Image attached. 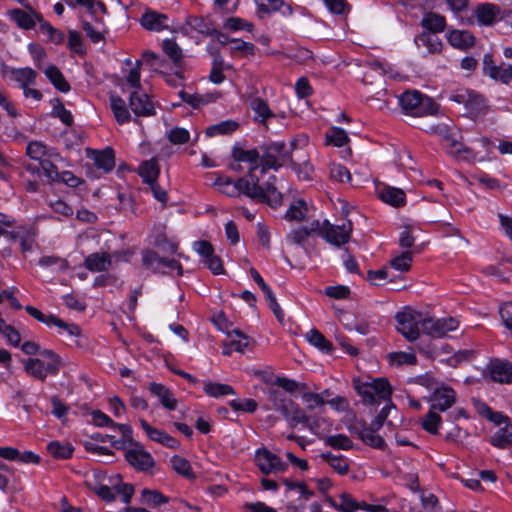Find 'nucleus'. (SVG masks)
I'll return each mask as SVG.
<instances>
[{
	"label": "nucleus",
	"instance_id": "obj_1",
	"mask_svg": "<svg viewBox=\"0 0 512 512\" xmlns=\"http://www.w3.org/2000/svg\"><path fill=\"white\" fill-rule=\"evenodd\" d=\"M276 176L272 175L264 184L259 183V178H255L253 169L248 171L247 175L232 181L228 177L218 176L214 185L219 191L229 197H238L241 194L250 199L265 203L272 208H277L282 204V194L275 187Z\"/></svg>",
	"mask_w": 512,
	"mask_h": 512
},
{
	"label": "nucleus",
	"instance_id": "obj_2",
	"mask_svg": "<svg viewBox=\"0 0 512 512\" xmlns=\"http://www.w3.org/2000/svg\"><path fill=\"white\" fill-rule=\"evenodd\" d=\"M355 389L366 405H378L381 402H387L371 423L376 429H380L384 425L389 411L395 409L391 402L392 389L389 382L384 378H377L371 382L358 383L355 385Z\"/></svg>",
	"mask_w": 512,
	"mask_h": 512
},
{
	"label": "nucleus",
	"instance_id": "obj_3",
	"mask_svg": "<svg viewBox=\"0 0 512 512\" xmlns=\"http://www.w3.org/2000/svg\"><path fill=\"white\" fill-rule=\"evenodd\" d=\"M61 366V358L49 349H44L39 357L23 361L24 371L42 382L46 380L48 375H57Z\"/></svg>",
	"mask_w": 512,
	"mask_h": 512
},
{
	"label": "nucleus",
	"instance_id": "obj_4",
	"mask_svg": "<svg viewBox=\"0 0 512 512\" xmlns=\"http://www.w3.org/2000/svg\"><path fill=\"white\" fill-rule=\"evenodd\" d=\"M399 104L406 114L422 117L438 112L435 101L419 91H406L399 96Z\"/></svg>",
	"mask_w": 512,
	"mask_h": 512
},
{
	"label": "nucleus",
	"instance_id": "obj_5",
	"mask_svg": "<svg viewBox=\"0 0 512 512\" xmlns=\"http://www.w3.org/2000/svg\"><path fill=\"white\" fill-rule=\"evenodd\" d=\"M260 156V175H263L269 169L278 170L280 167L288 165L291 161L292 153L286 149L284 142L279 141L260 146Z\"/></svg>",
	"mask_w": 512,
	"mask_h": 512
},
{
	"label": "nucleus",
	"instance_id": "obj_6",
	"mask_svg": "<svg viewBox=\"0 0 512 512\" xmlns=\"http://www.w3.org/2000/svg\"><path fill=\"white\" fill-rule=\"evenodd\" d=\"M397 326L396 329L408 341H415L420 335V329L423 331V322L425 317L415 310L405 309L398 312L395 316Z\"/></svg>",
	"mask_w": 512,
	"mask_h": 512
},
{
	"label": "nucleus",
	"instance_id": "obj_7",
	"mask_svg": "<svg viewBox=\"0 0 512 512\" xmlns=\"http://www.w3.org/2000/svg\"><path fill=\"white\" fill-rule=\"evenodd\" d=\"M111 486L99 485L94 489L95 493L104 501L113 502L118 495L122 502L129 504L134 494V486L122 482L120 475H116L111 481Z\"/></svg>",
	"mask_w": 512,
	"mask_h": 512
},
{
	"label": "nucleus",
	"instance_id": "obj_8",
	"mask_svg": "<svg viewBox=\"0 0 512 512\" xmlns=\"http://www.w3.org/2000/svg\"><path fill=\"white\" fill-rule=\"evenodd\" d=\"M352 230L353 225L349 220L341 225H334L325 220L321 237L329 244L341 247L350 241Z\"/></svg>",
	"mask_w": 512,
	"mask_h": 512
},
{
	"label": "nucleus",
	"instance_id": "obj_9",
	"mask_svg": "<svg viewBox=\"0 0 512 512\" xmlns=\"http://www.w3.org/2000/svg\"><path fill=\"white\" fill-rule=\"evenodd\" d=\"M125 460L138 472L152 473L155 467V460L140 443H134L133 448L125 450Z\"/></svg>",
	"mask_w": 512,
	"mask_h": 512
},
{
	"label": "nucleus",
	"instance_id": "obj_10",
	"mask_svg": "<svg viewBox=\"0 0 512 512\" xmlns=\"http://www.w3.org/2000/svg\"><path fill=\"white\" fill-rule=\"evenodd\" d=\"M255 464L263 474H276L284 472L288 464L266 448L258 449L255 453Z\"/></svg>",
	"mask_w": 512,
	"mask_h": 512
},
{
	"label": "nucleus",
	"instance_id": "obj_11",
	"mask_svg": "<svg viewBox=\"0 0 512 512\" xmlns=\"http://www.w3.org/2000/svg\"><path fill=\"white\" fill-rule=\"evenodd\" d=\"M459 327V321L454 317L440 319L426 318L423 322V333L436 338L445 337L449 332Z\"/></svg>",
	"mask_w": 512,
	"mask_h": 512
},
{
	"label": "nucleus",
	"instance_id": "obj_12",
	"mask_svg": "<svg viewBox=\"0 0 512 512\" xmlns=\"http://www.w3.org/2000/svg\"><path fill=\"white\" fill-rule=\"evenodd\" d=\"M194 250L204 259L205 264L209 270L215 274H222L224 272L222 261L219 256L214 254V248L208 241L194 242Z\"/></svg>",
	"mask_w": 512,
	"mask_h": 512
},
{
	"label": "nucleus",
	"instance_id": "obj_13",
	"mask_svg": "<svg viewBox=\"0 0 512 512\" xmlns=\"http://www.w3.org/2000/svg\"><path fill=\"white\" fill-rule=\"evenodd\" d=\"M378 430L379 429H376L373 425L367 426L364 422H357L350 427V431L358 435L366 445L382 449L385 446V441L376 433Z\"/></svg>",
	"mask_w": 512,
	"mask_h": 512
},
{
	"label": "nucleus",
	"instance_id": "obj_14",
	"mask_svg": "<svg viewBox=\"0 0 512 512\" xmlns=\"http://www.w3.org/2000/svg\"><path fill=\"white\" fill-rule=\"evenodd\" d=\"M232 157L237 162L248 163L250 165L248 171H251L253 169L255 178L260 179V175H258V172L260 173L261 169L260 150H245L239 146H235L232 149Z\"/></svg>",
	"mask_w": 512,
	"mask_h": 512
},
{
	"label": "nucleus",
	"instance_id": "obj_15",
	"mask_svg": "<svg viewBox=\"0 0 512 512\" xmlns=\"http://www.w3.org/2000/svg\"><path fill=\"white\" fill-rule=\"evenodd\" d=\"M129 106L132 112L137 116L149 117L155 114V108L148 95L136 90L129 97Z\"/></svg>",
	"mask_w": 512,
	"mask_h": 512
},
{
	"label": "nucleus",
	"instance_id": "obj_16",
	"mask_svg": "<svg viewBox=\"0 0 512 512\" xmlns=\"http://www.w3.org/2000/svg\"><path fill=\"white\" fill-rule=\"evenodd\" d=\"M474 15L479 25L492 26L497 20L502 19L501 8L493 3L478 4Z\"/></svg>",
	"mask_w": 512,
	"mask_h": 512
},
{
	"label": "nucleus",
	"instance_id": "obj_17",
	"mask_svg": "<svg viewBox=\"0 0 512 512\" xmlns=\"http://www.w3.org/2000/svg\"><path fill=\"white\" fill-rule=\"evenodd\" d=\"M139 423L151 441L160 443L171 449H177L180 447V442L176 438L167 434L165 431L151 426L146 420L142 418L139 419Z\"/></svg>",
	"mask_w": 512,
	"mask_h": 512
},
{
	"label": "nucleus",
	"instance_id": "obj_18",
	"mask_svg": "<svg viewBox=\"0 0 512 512\" xmlns=\"http://www.w3.org/2000/svg\"><path fill=\"white\" fill-rule=\"evenodd\" d=\"M456 401L455 391L450 387H440L434 390L431 396V407L434 411L444 412L448 410Z\"/></svg>",
	"mask_w": 512,
	"mask_h": 512
},
{
	"label": "nucleus",
	"instance_id": "obj_19",
	"mask_svg": "<svg viewBox=\"0 0 512 512\" xmlns=\"http://www.w3.org/2000/svg\"><path fill=\"white\" fill-rule=\"evenodd\" d=\"M484 72L491 78L508 84L512 80V65H493L492 56L485 55L483 59Z\"/></svg>",
	"mask_w": 512,
	"mask_h": 512
},
{
	"label": "nucleus",
	"instance_id": "obj_20",
	"mask_svg": "<svg viewBox=\"0 0 512 512\" xmlns=\"http://www.w3.org/2000/svg\"><path fill=\"white\" fill-rule=\"evenodd\" d=\"M4 73L10 81L17 83L21 89L35 85L38 75L37 72L30 67L7 68Z\"/></svg>",
	"mask_w": 512,
	"mask_h": 512
},
{
	"label": "nucleus",
	"instance_id": "obj_21",
	"mask_svg": "<svg viewBox=\"0 0 512 512\" xmlns=\"http://www.w3.org/2000/svg\"><path fill=\"white\" fill-rule=\"evenodd\" d=\"M140 23L148 31L159 32L169 28L168 16L152 10L146 11L141 16Z\"/></svg>",
	"mask_w": 512,
	"mask_h": 512
},
{
	"label": "nucleus",
	"instance_id": "obj_22",
	"mask_svg": "<svg viewBox=\"0 0 512 512\" xmlns=\"http://www.w3.org/2000/svg\"><path fill=\"white\" fill-rule=\"evenodd\" d=\"M87 156L94 161L97 168L106 173L112 171L115 167V153L110 147L101 151L88 149Z\"/></svg>",
	"mask_w": 512,
	"mask_h": 512
},
{
	"label": "nucleus",
	"instance_id": "obj_23",
	"mask_svg": "<svg viewBox=\"0 0 512 512\" xmlns=\"http://www.w3.org/2000/svg\"><path fill=\"white\" fill-rule=\"evenodd\" d=\"M491 379L498 383H512V364L496 359L488 366Z\"/></svg>",
	"mask_w": 512,
	"mask_h": 512
},
{
	"label": "nucleus",
	"instance_id": "obj_24",
	"mask_svg": "<svg viewBox=\"0 0 512 512\" xmlns=\"http://www.w3.org/2000/svg\"><path fill=\"white\" fill-rule=\"evenodd\" d=\"M377 194L383 202L391 206L402 207L406 204L405 192L400 188L383 186L377 189Z\"/></svg>",
	"mask_w": 512,
	"mask_h": 512
},
{
	"label": "nucleus",
	"instance_id": "obj_25",
	"mask_svg": "<svg viewBox=\"0 0 512 512\" xmlns=\"http://www.w3.org/2000/svg\"><path fill=\"white\" fill-rule=\"evenodd\" d=\"M447 40L451 46L460 50L469 49L475 44V37L467 30H452Z\"/></svg>",
	"mask_w": 512,
	"mask_h": 512
},
{
	"label": "nucleus",
	"instance_id": "obj_26",
	"mask_svg": "<svg viewBox=\"0 0 512 512\" xmlns=\"http://www.w3.org/2000/svg\"><path fill=\"white\" fill-rule=\"evenodd\" d=\"M111 263L108 253H92L85 258L84 266L91 272H102L108 270Z\"/></svg>",
	"mask_w": 512,
	"mask_h": 512
},
{
	"label": "nucleus",
	"instance_id": "obj_27",
	"mask_svg": "<svg viewBox=\"0 0 512 512\" xmlns=\"http://www.w3.org/2000/svg\"><path fill=\"white\" fill-rule=\"evenodd\" d=\"M169 497L162 494L159 490L144 488L140 492V503L150 508H160L169 502Z\"/></svg>",
	"mask_w": 512,
	"mask_h": 512
},
{
	"label": "nucleus",
	"instance_id": "obj_28",
	"mask_svg": "<svg viewBox=\"0 0 512 512\" xmlns=\"http://www.w3.org/2000/svg\"><path fill=\"white\" fill-rule=\"evenodd\" d=\"M421 26L426 30L425 32L433 34L441 33L446 28V19L438 13L427 12L421 20Z\"/></svg>",
	"mask_w": 512,
	"mask_h": 512
},
{
	"label": "nucleus",
	"instance_id": "obj_29",
	"mask_svg": "<svg viewBox=\"0 0 512 512\" xmlns=\"http://www.w3.org/2000/svg\"><path fill=\"white\" fill-rule=\"evenodd\" d=\"M417 47H426L430 54H437L442 51L443 43L440 38L433 33L422 32L414 39Z\"/></svg>",
	"mask_w": 512,
	"mask_h": 512
},
{
	"label": "nucleus",
	"instance_id": "obj_30",
	"mask_svg": "<svg viewBox=\"0 0 512 512\" xmlns=\"http://www.w3.org/2000/svg\"><path fill=\"white\" fill-rule=\"evenodd\" d=\"M149 391L159 398L160 403L168 410H175L177 407V400L174 398L172 392L158 383H151Z\"/></svg>",
	"mask_w": 512,
	"mask_h": 512
},
{
	"label": "nucleus",
	"instance_id": "obj_31",
	"mask_svg": "<svg viewBox=\"0 0 512 512\" xmlns=\"http://www.w3.org/2000/svg\"><path fill=\"white\" fill-rule=\"evenodd\" d=\"M447 150L451 155L460 160L473 162L476 159V153L471 148L453 139H447Z\"/></svg>",
	"mask_w": 512,
	"mask_h": 512
},
{
	"label": "nucleus",
	"instance_id": "obj_32",
	"mask_svg": "<svg viewBox=\"0 0 512 512\" xmlns=\"http://www.w3.org/2000/svg\"><path fill=\"white\" fill-rule=\"evenodd\" d=\"M110 108L113 112V115L116 121L119 124H124L130 121L131 115L129 110L126 107L125 101L118 95L111 94L110 95Z\"/></svg>",
	"mask_w": 512,
	"mask_h": 512
},
{
	"label": "nucleus",
	"instance_id": "obj_33",
	"mask_svg": "<svg viewBox=\"0 0 512 512\" xmlns=\"http://www.w3.org/2000/svg\"><path fill=\"white\" fill-rule=\"evenodd\" d=\"M26 155L35 161L42 162L45 156H49L50 158L58 154L52 150H49L48 147L41 141H30L26 146Z\"/></svg>",
	"mask_w": 512,
	"mask_h": 512
},
{
	"label": "nucleus",
	"instance_id": "obj_34",
	"mask_svg": "<svg viewBox=\"0 0 512 512\" xmlns=\"http://www.w3.org/2000/svg\"><path fill=\"white\" fill-rule=\"evenodd\" d=\"M269 399L273 402L274 408L280 411L286 419L289 418L292 409L296 405L292 400L286 399L279 390L275 389L269 391Z\"/></svg>",
	"mask_w": 512,
	"mask_h": 512
},
{
	"label": "nucleus",
	"instance_id": "obj_35",
	"mask_svg": "<svg viewBox=\"0 0 512 512\" xmlns=\"http://www.w3.org/2000/svg\"><path fill=\"white\" fill-rule=\"evenodd\" d=\"M35 17L39 22V30L40 32L47 37V39L54 44H61L65 39V35L62 31L54 28L48 22L44 21L42 16L38 13H35Z\"/></svg>",
	"mask_w": 512,
	"mask_h": 512
},
{
	"label": "nucleus",
	"instance_id": "obj_36",
	"mask_svg": "<svg viewBox=\"0 0 512 512\" xmlns=\"http://www.w3.org/2000/svg\"><path fill=\"white\" fill-rule=\"evenodd\" d=\"M45 75L60 92L67 93L70 91V84L66 81L62 72L56 66H48L45 70Z\"/></svg>",
	"mask_w": 512,
	"mask_h": 512
},
{
	"label": "nucleus",
	"instance_id": "obj_37",
	"mask_svg": "<svg viewBox=\"0 0 512 512\" xmlns=\"http://www.w3.org/2000/svg\"><path fill=\"white\" fill-rule=\"evenodd\" d=\"M320 457L338 474L346 475L349 472V463L344 456L326 452L322 453Z\"/></svg>",
	"mask_w": 512,
	"mask_h": 512
},
{
	"label": "nucleus",
	"instance_id": "obj_38",
	"mask_svg": "<svg viewBox=\"0 0 512 512\" xmlns=\"http://www.w3.org/2000/svg\"><path fill=\"white\" fill-rule=\"evenodd\" d=\"M10 18L16 22V24L23 29H31L35 26V20L37 18L32 12H27L21 9H12L8 11Z\"/></svg>",
	"mask_w": 512,
	"mask_h": 512
},
{
	"label": "nucleus",
	"instance_id": "obj_39",
	"mask_svg": "<svg viewBox=\"0 0 512 512\" xmlns=\"http://www.w3.org/2000/svg\"><path fill=\"white\" fill-rule=\"evenodd\" d=\"M490 444L497 448H506L512 444V424L498 429L489 440Z\"/></svg>",
	"mask_w": 512,
	"mask_h": 512
},
{
	"label": "nucleus",
	"instance_id": "obj_40",
	"mask_svg": "<svg viewBox=\"0 0 512 512\" xmlns=\"http://www.w3.org/2000/svg\"><path fill=\"white\" fill-rule=\"evenodd\" d=\"M159 166L155 159H150L144 161L139 166V175L142 177L143 181L147 184L153 183L157 181L159 176Z\"/></svg>",
	"mask_w": 512,
	"mask_h": 512
},
{
	"label": "nucleus",
	"instance_id": "obj_41",
	"mask_svg": "<svg viewBox=\"0 0 512 512\" xmlns=\"http://www.w3.org/2000/svg\"><path fill=\"white\" fill-rule=\"evenodd\" d=\"M172 469L179 475L186 479L193 480L196 478L195 473L191 467L190 462L181 456H173L170 460Z\"/></svg>",
	"mask_w": 512,
	"mask_h": 512
},
{
	"label": "nucleus",
	"instance_id": "obj_42",
	"mask_svg": "<svg viewBox=\"0 0 512 512\" xmlns=\"http://www.w3.org/2000/svg\"><path fill=\"white\" fill-rule=\"evenodd\" d=\"M239 124L233 120H225L206 128L205 134L209 137L216 135H228L236 131Z\"/></svg>",
	"mask_w": 512,
	"mask_h": 512
},
{
	"label": "nucleus",
	"instance_id": "obj_43",
	"mask_svg": "<svg viewBox=\"0 0 512 512\" xmlns=\"http://www.w3.org/2000/svg\"><path fill=\"white\" fill-rule=\"evenodd\" d=\"M186 24L191 30L202 35H213L214 32H216L211 23L203 17H189L186 21Z\"/></svg>",
	"mask_w": 512,
	"mask_h": 512
},
{
	"label": "nucleus",
	"instance_id": "obj_44",
	"mask_svg": "<svg viewBox=\"0 0 512 512\" xmlns=\"http://www.w3.org/2000/svg\"><path fill=\"white\" fill-rule=\"evenodd\" d=\"M305 338L311 345L317 347L321 351H332V343L328 341L317 329H311L306 333Z\"/></svg>",
	"mask_w": 512,
	"mask_h": 512
},
{
	"label": "nucleus",
	"instance_id": "obj_45",
	"mask_svg": "<svg viewBox=\"0 0 512 512\" xmlns=\"http://www.w3.org/2000/svg\"><path fill=\"white\" fill-rule=\"evenodd\" d=\"M204 392L214 398L222 397L225 395L234 394L235 391L232 386L228 384L216 383V382H205L204 383Z\"/></svg>",
	"mask_w": 512,
	"mask_h": 512
},
{
	"label": "nucleus",
	"instance_id": "obj_46",
	"mask_svg": "<svg viewBox=\"0 0 512 512\" xmlns=\"http://www.w3.org/2000/svg\"><path fill=\"white\" fill-rule=\"evenodd\" d=\"M48 452L57 459H68L72 456L73 447L69 443L52 441L47 445Z\"/></svg>",
	"mask_w": 512,
	"mask_h": 512
},
{
	"label": "nucleus",
	"instance_id": "obj_47",
	"mask_svg": "<svg viewBox=\"0 0 512 512\" xmlns=\"http://www.w3.org/2000/svg\"><path fill=\"white\" fill-rule=\"evenodd\" d=\"M326 446L338 450H350L353 447L352 440L344 434H335L327 436L324 439Z\"/></svg>",
	"mask_w": 512,
	"mask_h": 512
},
{
	"label": "nucleus",
	"instance_id": "obj_48",
	"mask_svg": "<svg viewBox=\"0 0 512 512\" xmlns=\"http://www.w3.org/2000/svg\"><path fill=\"white\" fill-rule=\"evenodd\" d=\"M307 213V205L304 200L294 201L287 210L285 217L290 221H302Z\"/></svg>",
	"mask_w": 512,
	"mask_h": 512
},
{
	"label": "nucleus",
	"instance_id": "obj_49",
	"mask_svg": "<svg viewBox=\"0 0 512 512\" xmlns=\"http://www.w3.org/2000/svg\"><path fill=\"white\" fill-rule=\"evenodd\" d=\"M442 422L441 416L434 410L430 409L422 419V427L430 434H437L438 428Z\"/></svg>",
	"mask_w": 512,
	"mask_h": 512
},
{
	"label": "nucleus",
	"instance_id": "obj_50",
	"mask_svg": "<svg viewBox=\"0 0 512 512\" xmlns=\"http://www.w3.org/2000/svg\"><path fill=\"white\" fill-rule=\"evenodd\" d=\"M251 108L256 116L260 118L261 123H265L267 119L274 117L273 112L269 108L266 101L261 98H255L251 101Z\"/></svg>",
	"mask_w": 512,
	"mask_h": 512
},
{
	"label": "nucleus",
	"instance_id": "obj_51",
	"mask_svg": "<svg viewBox=\"0 0 512 512\" xmlns=\"http://www.w3.org/2000/svg\"><path fill=\"white\" fill-rule=\"evenodd\" d=\"M53 108L51 115L57 117L67 126H71L73 124V116L69 110H67L60 99L56 98L52 101Z\"/></svg>",
	"mask_w": 512,
	"mask_h": 512
},
{
	"label": "nucleus",
	"instance_id": "obj_52",
	"mask_svg": "<svg viewBox=\"0 0 512 512\" xmlns=\"http://www.w3.org/2000/svg\"><path fill=\"white\" fill-rule=\"evenodd\" d=\"M298 175L299 179L310 180L313 172V167L308 160L303 159L302 162H297L291 158L288 164Z\"/></svg>",
	"mask_w": 512,
	"mask_h": 512
},
{
	"label": "nucleus",
	"instance_id": "obj_53",
	"mask_svg": "<svg viewBox=\"0 0 512 512\" xmlns=\"http://www.w3.org/2000/svg\"><path fill=\"white\" fill-rule=\"evenodd\" d=\"M163 262V257H160L153 250H145L142 252V263L143 265L151 269L153 272H158L161 268V264Z\"/></svg>",
	"mask_w": 512,
	"mask_h": 512
},
{
	"label": "nucleus",
	"instance_id": "obj_54",
	"mask_svg": "<svg viewBox=\"0 0 512 512\" xmlns=\"http://www.w3.org/2000/svg\"><path fill=\"white\" fill-rule=\"evenodd\" d=\"M162 48L165 54L175 63L178 64L183 57L182 49L172 39H165L162 42Z\"/></svg>",
	"mask_w": 512,
	"mask_h": 512
},
{
	"label": "nucleus",
	"instance_id": "obj_55",
	"mask_svg": "<svg viewBox=\"0 0 512 512\" xmlns=\"http://www.w3.org/2000/svg\"><path fill=\"white\" fill-rule=\"evenodd\" d=\"M465 107L469 112L478 115L486 111V102L483 96L471 90L469 102Z\"/></svg>",
	"mask_w": 512,
	"mask_h": 512
},
{
	"label": "nucleus",
	"instance_id": "obj_56",
	"mask_svg": "<svg viewBox=\"0 0 512 512\" xmlns=\"http://www.w3.org/2000/svg\"><path fill=\"white\" fill-rule=\"evenodd\" d=\"M412 253L410 251L403 252L402 254L390 260V266L397 271L407 272L411 267Z\"/></svg>",
	"mask_w": 512,
	"mask_h": 512
},
{
	"label": "nucleus",
	"instance_id": "obj_57",
	"mask_svg": "<svg viewBox=\"0 0 512 512\" xmlns=\"http://www.w3.org/2000/svg\"><path fill=\"white\" fill-rule=\"evenodd\" d=\"M341 503L337 504L334 501H331V505L338 511L343 512H354L358 510V502L352 498V496L348 493H342L340 495Z\"/></svg>",
	"mask_w": 512,
	"mask_h": 512
},
{
	"label": "nucleus",
	"instance_id": "obj_58",
	"mask_svg": "<svg viewBox=\"0 0 512 512\" xmlns=\"http://www.w3.org/2000/svg\"><path fill=\"white\" fill-rule=\"evenodd\" d=\"M253 27L254 26L251 22H247L239 17H230L226 19L223 24V28L229 31L246 30L250 32Z\"/></svg>",
	"mask_w": 512,
	"mask_h": 512
},
{
	"label": "nucleus",
	"instance_id": "obj_59",
	"mask_svg": "<svg viewBox=\"0 0 512 512\" xmlns=\"http://www.w3.org/2000/svg\"><path fill=\"white\" fill-rule=\"evenodd\" d=\"M261 290L264 293V296L268 302V306L273 311L275 317L280 322L283 321L284 313H283L280 305L278 304L276 297H275L274 293L272 292V290L270 289V287L267 285L264 288H262Z\"/></svg>",
	"mask_w": 512,
	"mask_h": 512
},
{
	"label": "nucleus",
	"instance_id": "obj_60",
	"mask_svg": "<svg viewBox=\"0 0 512 512\" xmlns=\"http://www.w3.org/2000/svg\"><path fill=\"white\" fill-rule=\"evenodd\" d=\"M167 138L172 144L181 145L189 141L190 134L184 128L174 127L167 132Z\"/></svg>",
	"mask_w": 512,
	"mask_h": 512
},
{
	"label": "nucleus",
	"instance_id": "obj_61",
	"mask_svg": "<svg viewBox=\"0 0 512 512\" xmlns=\"http://www.w3.org/2000/svg\"><path fill=\"white\" fill-rule=\"evenodd\" d=\"M68 48L72 53L79 55L85 54V48L81 35L75 30L69 31Z\"/></svg>",
	"mask_w": 512,
	"mask_h": 512
},
{
	"label": "nucleus",
	"instance_id": "obj_62",
	"mask_svg": "<svg viewBox=\"0 0 512 512\" xmlns=\"http://www.w3.org/2000/svg\"><path fill=\"white\" fill-rule=\"evenodd\" d=\"M287 421L292 428L296 427L298 424L309 426V417L297 404L292 409Z\"/></svg>",
	"mask_w": 512,
	"mask_h": 512
},
{
	"label": "nucleus",
	"instance_id": "obj_63",
	"mask_svg": "<svg viewBox=\"0 0 512 512\" xmlns=\"http://www.w3.org/2000/svg\"><path fill=\"white\" fill-rule=\"evenodd\" d=\"M390 361L395 365H414L417 362V358L413 353L407 352H394L389 355Z\"/></svg>",
	"mask_w": 512,
	"mask_h": 512
},
{
	"label": "nucleus",
	"instance_id": "obj_64",
	"mask_svg": "<svg viewBox=\"0 0 512 512\" xmlns=\"http://www.w3.org/2000/svg\"><path fill=\"white\" fill-rule=\"evenodd\" d=\"M302 400L309 410H314L315 408L322 407L326 404L325 398L318 393L306 392L303 394Z\"/></svg>",
	"mask_w": 512,
	"mask_h": 512
}]
</instances>
